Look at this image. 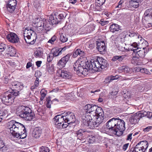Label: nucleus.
I'll list each match as a JSON object with an SVG mask.
<instances>
[{"label":"nucleus","mask_w":152,"mask_h":152,"mask_svg":"<svg viewBox=\"0 0 152 152\" xmlns=\"http://www.w3.org/2000/svg\"><path fill=\"white\" fill-rule=\"evenodd\" d=\"M107 66V62L102 58L98 57L95 59L91 60L90 64L88 61L77 60L73 65L75 71L79 74H83L88 70L93 69L98 71L104 69Z\"/></svg>","instance_id":"nucleus-1"},{"label":"nucleus","mask_w":152,"mask_h":152,"mask_svg":"<svg viewBox=\"0 0 152 152\" xmlns=\"http://www.w3.org/2000/svg\"><path fill=\"white\" fill-rule=\"evenodd\" d=\"M104 129L105 132H114L117 135L120 136L125 129V123L119 118H113L107 122Z\"/></svg>","instance_id":"nucleus-2"},{"label":"nucleus","mask_w":152,"mask_h":152,"mask_svg":"<svg viewBox=\"0 0 152 152\" xmlns=\"http://www.w3.org/2000/svg\"><path fill=\"white\" fill-rule=\"evenodd\" d=\"M8 128L14 137L18 139H24L27 135V133L24 126L15 121H10L8 123Z\"/></svg>","instance_id":"nucleus-3"},{"label":"nucleus","mask_w":152,"mask_h":152,"mask_svg":"<svg viewBox=\"0 0 152 152\" xmlns=\"http://www.w3.org/2000/svg\"><path fill=\"white\" fill-rule=\"evenodd\" d=\"M16 113L18 116L27 121H31L34 118V114L28 107L19 106L17 109Z\"/></svg>","instance_id":"nucleus-4"},{"label":"nucleus","mask_w":152,"mask_h":152,"mask_svg":"<svg viewBox=\"0 0 152 152\" xmlns=\"http://www.w3.org/2000/svg\"><path fill=\"white\" fill-rule=\"evenodd\" d=\"M23 36L26 42L33 45L35 42L37 35L35 32L31 29L25 28L23 30Z\"/></svg>","instance_id":"nucleus-5"},{"label":"nucleus","mask_w":152,"mask_h":152,"mask_svg":"<svg viewBox=\"0 0 152 152\" xmlns=\"http://www.w3.org/2000/svg\"><path fill=\"white\" fill-rule=\"evenodd\" d=\"M18 93L11 92L9 94H6L3 95L0 98V99L4 104L10 105L13 102L15 97L18 96Z\"/></svg>","instance_id":"nucleus-6"},{"label":"nucleus","mask_w":152,"mask_h":152,"mask_svg":"<svg viewBox=\"0 0 152 152\" xmlns=\"http://www.w3.org/2000/svg\"><path fill=\"white\" fill-rule=\"evenodd\" d=\"M83 119V124L89 128L93 129L95 127H98L95 121H94V119L92 116L85 115Z\"/></svg>","instance_id":"nucleus-7"},{"label":"nucleus","mask_w":152,"mask_h":152,"mask_svg":"<svg viewBox=\"0 0 152 152\" xmlns=\"http://www.w3.org/2000/svg\"><path fill=\"white\" fill-rule=\"evenodd\" d=\"M97 106L96 105L88 104L84 107V109L86 110L85 115H88L92 116L94 118V116L96 115V110Z\"/></svg>","instance_id":"nucleus-8"},{"label":"nucleus","mask_w":152,"mask_h":152,"mask_svg":"<svg viewBox=\"0 0 152 152\" xmlns=\"http://www.w3.org/2000/svg\"><path fill=\"white\" fill-rule=\"evenodd\" d=\"M124 40V38H118L115 41V46L119 50L121 51H124L126 50L125 47Z\"/></svg>","instance_id":"nucleus-9"},{"label":"nucleus","mask_w":152,"mask_h":152,"mask_svg":"<svg viewBox=\"0 0 152 152\" xmlns=\"http://www.w3.org/2000/svg\"><path fill=\"white\" fill-rule=\"evenodd\" d=\"M65 119V123L69 124L73 123L75 121V117L74 114L71 112H68L63 114Z\"/></svg>","instance_id":"nucleus-10"},{"label":"nucleus","mask_w":152,"mask_h":152,"mask_svg":"<svg viewBox=\"0 0 152 152\" xmlns=\"http://www.w3.org/2000/svg\"><path fill=\"white\" fill-rule=\"evenodd\" d=\"M12 85L13 89L12 90V93H18V96L20 93V91L23 88V85L18 81H14L12 83Z\"/></svg>","instance_id":"nucleus-11"},{"label":"nucleus","mask_w":152,"mask_h":152,"mask_svg":"<svg viewBox=\"0 0 152 152\" xmlns=\"http://www.w3.org/2000/svg\"><path fill=\"white\" fill-rule=\"evenodd\" d=\"M66 47L63 48H55L52 49L50 53L53 56L56 57L61 55L66 49Z\"/></svg>","instance_id":"nucleus-12"},{"label":"nucleus","mask_w":152,"mask_h":152,"mask_svg":"<svg viewBox=\"0 0 152 152\" xmlns=\"http://www.w3.org/2000/svg\"><path fill=\"white\" fill-rule=\"evenodd\" d=\"M70 57L69 54H67L62 57L58 63V66L61 68L64 67L69 60Z\"/></svg>","instance_id":"nucleus-13"},{"label":"nucleus","mask_w":152,"mask_h":152,"mask_svg":"<svg viewBox=\"0 0 152 152\" xmlns=\"http://www.w3.org/2000/svg\"><path fill=\"white\" fill-rule=\"evenodd\" d=\"M128 36L131 37H137L138 39L140 38V41L141 42H139V44L141 43L140 45L142 47V48L143 49H144L145 48V46H144V45L145 44L146 45L147 44V42L146 41H145L144 39L143 38H142V37H140L137 33L134 32H130L129 34H128Z\"/></svg>","instance_id":"nucleus-14"},{"label":"nucleus","mask_w":152,"mask_h":152,"mask_svg":"<svg viewBox=\"0 0 152 152\" xmlns=\"http://www.w3.org/2000/svg\"><path fill=\"white\" fill-rule=\"evenodd\" d=\"M55 124L57 127L61 126V125L65 121V119L63 115H58L55 116L53 118Z\"/></svg>","instance_id":"nucleus-15"},{"label":"nucleus","mask_w":152,"mask_h":152,"mask_svg":"<svg viewBox=\"0 0 152 152\" xmlns=\"http://www.w3.org/2000/svg\"><path fill=\"white\" fill-rule=\"evenodd\" d=\"M131 50L133 51V58H143L145 56V52L144 51L139 50L137 51L136 52V49H134L133 48L132 49L130 48Z\"/></svg>","instance_id":"nucleus-16"},{"label":"nucleus","mask_w":152,"mask_h":152,"mask_svg":"<svg viewBox=\"0 0 152 152\" xmlns=\"http://www.w3.org/2000/svg\"><path fill=\"white\" fill-rule=\"evenodd\" d=\"M7 38L9 41L12 43H17L19 41V38L17 35L14 33H11L8 34L7 36Z\"/></svg>","instance_id":"nucleus-17"},{"label":"nucleus","mask_w":152,"mask_h":152,"mask_svg":"<svg viewBox=\"0 0 152 152\" xmlns=\"http://www.w3.org/2000/svg\"><path fill=\"white\" fill-rule=\"evenodd\" d=\"M96 48L101 54L104 53L105 52V43L103 41H100L96 42Z\"/></svg>","instance_id":"nucleus-18"},{"label":"nucleus","mask_w":152,"mask_h":152,"mask_svg":"<svg viewBox=\"0 0 152 152\" xmlns=\"http://www.w3.org/2000/svg\"><path fill=\"white\" fill-rule=\"evenodd\" d=\"M118 72L120 73L124 72L129 75L132 72L130 68L126 66H124L119 67L118 69Z\"/></svg>","instance_id":"nucleus-19"},{"label":"nucleus","mask_w":152,"mask_h":152,"mask_svg":"<svg viewBox=\"0 0 152 152\" xmlns=\"http://www.w3.org/2000/svg\"><path fill=\"white\" fill-rule=\"evenodd\" d=\"M59 76L64 78L69 79L72 77L71 74L69 72L64 70H62L60 74H59Z\"/></svg>","instance_id":"nucleus-20"},{"label":"nucleus","mask_w":152,"mask_h":152,"mask_svg":"<svg viewBox=\"0 0 152 152\" xmlns=\"http://www.w3.org/2000/svg\"><path fill=\"white\" fill-rule=\"evenodd\" d=\"M42 133V130L38 128H35L33 132L32 136L35 138H39Z\"/></svg>","instance_id":"nucleus-21"},{"label":"nucleus","mask_w":152,"mask_h":152,"mask_svg":"<svg viewBox=\"0 0 152 152\" xmlns=\"http://www.w3.org/2000/svg\"><path fill=\"white\" fill-rule=\"evenodd\" d=\"M110 30L113 33H116L120 30V26L116 24H112L110 26Z\"/></svg>","instance_id":"nucleus-22"},{"label":"nucleus","mask_w":152,"mask_h":152,"mask_svg":"<svg viewBox=\"0 0 152 152\" xmlns=\"http://www.w3.org/2000/svg\"><path fill=\"white\" fill-rule=\"evenodd\" d=\"M49 21L53 25L58 24L60 22L58 20L57 15L56 14L54 15L53 16H51L49 19Z\"/></svg>","instance_id":"nucleus-23"},{"label":"nucleus","mask_w":152,"mask_h":152,"mask_svg":"<svg viewBox=\"0 0 152 152\" xmlns=\"http://www.w3.org/2000/svg\"><path fill=\"white\" fill-rule=\"evenodd\" d=\"M104 116H96V115L94 116V118H93L94 121H95V123H96L97 126H98L103 121L104 119Z\"/></svg>","instance_id":"nucleus-24"},{"label":"nucleus","mask_w":152,"mask_h":152,"mask_svg":"<svg viewBox=\"0 0 152 152\" xmlns=\"http://www.w3.org/2000/svg\"><path fill=\"white\" fill-rule=\"evenodd\" d=\"M137 144H139V146L145 151L147 149L148 146V142L146 140L140 142Z\"/></svg>","instance_id":"nucleus-25"},{"label":"nucleus","mask_w":152,"mask_h":152,"mask_svg":"<svg viewBox=\"0 0 152 152\" xmlns=\"http://www.w3.org/2000/svg\"><path fill=\"white\" fill-rule=\"evenodd\" d=\"M6 51L7 54L11 56H15L16 54L15 50V48L12 46L9 47L6 50Z\"/></svg>","instance_id":"nucleus-26"},{"label":"nucleus","mask_w":152,"mask_h":152,"mask_svg":"<svg viewBox=\"0 0 152 152\" xmlns=\"http://www.w3.org/2000/svg\"><path fill=\"white\" fill-rule=\"evenodd\" d=\"M119 76L118 75H116L115 76L110 75L106 78L104 82L105 83H108L112 82L113 80H117Z\"/></svg>","instance_id":"nucleus-27"},{"label":"nucleus","mask_w":152,"mask_h":152,"mask_svg":"<svg viewBox=\"0 0 152 152\" xmlns=\"http://www.w3.org/2000/svg\"><path fill=\"white\" fill-rule=\"evenodd\" d=\"M8 145L5 144L3 141L0 140V151L3 152L6 151L8 148Z\"/></svg>","instance_id":"nucleus-28"},{"label":"nucleus","mask_w":152,"mask_h":152,"mask_svg":"<svg viewBox=\"0 0 152 152\" xmlns=\"http://www.w3.org/2000/svg\"><path fill=\"white\" fill-rule=\"evenodd\" d=\"M85 131L82 129H80L76 132V134L78 137V139L81 140L85 136Z\"/></svg>","instance_id":"nucleus-29"},{"label":"nucleus","mask_w":152,"mask_h":152,"mask_svg":"<svg viewBox=\"0 0 152 152\" xmlns=\"http://www.w3.org/2000/svg\"><path fill=\"white\" fill-rule=\"evenodd\" d=\"M142 148L139 146V144H137L134 148H131L129 152H145Z\"/></svg>","instance_id":"nucleus-30"},{"label":"nucleus","mask_w":152,"mask_h":152,"mask_svg":"<svg viewBox=\"0 0 152 152\" xmlns=\"http://www.w3.org/2000/svg\"><path fill=\"white\" fill-rule=\"evenodd\" d=\"M86 53L85 52L81 50L80 49H77L74 53L73 56L74 57H76L77 55H79L80 56H84Z\"/></svg>","instance_id":"nucleus-31"},{"label":"nucleus","mask_w":152,"mask_h":152,"mask_svg":"<svg viewBox=\"0 0 152 152\" xmlns=\"http://www.w3.org/2000/svg\"><path fill=\"white\" fill-rule=\"evenodd\" d=\"M126 55H122L121 56H114L112 59L113 61H115L117 60L120 62L124 60L126 57Z\"/></svg>","instance_id":"nucleus-32"},{"label":"nucleus","mask_w":152,"mask_h":152,"mask_svg":"<svg viewBox=\"0 0 152 152\" xmlns=\"http://www.w3.org/2000/svg\"><path fill=\"white\" fill-rule=\"evenodd\" d=\"M34 54L35 57L41 58L43 55V52L42 49L39 48L35 51Z\"/></svg>","instance_id":"nucleus-33"},{"label":"nucleus","mask_w":152,"mask_h":152,"mask_svg":"<svg viewBox=\"0 0 152 152\" xmlns=\"http://www.w3.org/2000/svg\"><path fill=\"white\" fill-rule=\"evenodd\" d=\"M41 73L40 71H38L36 72L35 74V76L36 77V80L34 82V86L36 87H38L39 85V78L38 77H39L41 75V74H40Z\"/></svg>","instance_id":"nucleus-34"},{"label":"nucleus","mask_w":152,"mask_h":152,"mask_svg":"<svg viewBox=\"0 0 152 152\" xmlns=\"http://www.w3.org/2000/svg\"><path fill=\"white\" fill-rule=\"evenodd\" d=\"M140 2L137 1H133L130 0L129 1V5L130 7L134 8H137L139 7L140 3Z\"/></svg>","instance_id":"nucleus-35"},{"label":"nucleus","mask_w":152,"mask_h":152,"mask_svg":"<svg viewBox=\"0 0 152 152\" xmlns=\"http://www.w3.org/2000/svg\"><path fill=\"white\" fill-rule=\"evenodd\" d=\"M96 116H104V112L102 109L100 107H96Z\"/></svg>","instance_id":"nucleus-36"},{"label":"nucleus","mask_w":152,"mask_h":152,"mask_svg":"<svg viewBox=\"0 0 152 152\" xmlns=\"http://www.w3.org/2000/svg\"><path fill=\"white\" fill-rule=\"evenodd\" d=\"M88 138V142L91 143H93L95 142L97 139L96 136L93 135H89Z\"/></svg>","instance_id":"nucleus-37"},{"label":"nucleus","mask_w":152,"mask_h":152,"mask_svg":"<svg viewBox=\"0 0 152 152\" xmlns=\"http://www.w3.org/2000/svg\"><path fill=\"white\" fill-rule=\"evenodd\" d=\"M134 117V119H136L137 122H138L140 119L142 117L141 112H139L136 113L133 115Z\"/></svg>","instance_id":"nucleus-38"},{"label":"nucleus","mask_w":152,"mask_h":152,"mask_svg":"<svg viewBox=\"0 0 152 152\" xmlns=\"http://www.w3.org/2000/svg\"><path fill=\"white\" fill-rule=\"evenodd\" d=\"M141 113L142 117L146 116L147 118H150L152 117V113L151 112L144 111L141 112Z\"/></svg>","instance_id":"nucleus-39"},{"label":"nucleus","mask_w":152,"mask_h":152,"mask_svg":"<svg viewBox=\"0 0 152 152\" xmlns=\"http://www.w3.org/2000/svg\"><path fill=\"white\" fill-rule=\"evenodd\" d=\"M68 39L66 35L61 34L60 35V40L62 42H65Z\"/></svg>","instance_id":"nucleus-40"},{"label":"nucleus","mask_w":152,"mask_h":152,"mask_svg":"<svg viewBox=\"0 0 152 152\" xmlns=\"http://www.w3.org/2000/svg\"><path fill=\"white\" fill-rule=\"evenodd\" d=\"M7 10L10 12L12 13L15 10V7L11 6L9 4L6 5Z\"/></svg>","instance_id":"nucleus-41"},{"label":"nucleus","mask_w":152,"mask_h":152,"mask_svg":"<svg viewBox=\"0 0 152 152\" xmlns=\"http://www.w3.org/2000/svg\"><path fill=\"white\" fill-rule=\"evenodd\" d=\"M124 2L123 0H121L118 3V5L115 7V8H118L117 9V11L120 10L122 7H123V6H122V4Z\"/></svg>","instance_id":"nucleus-42"},{"label":"nucleus","mask_w":152,"mask_h":152,"mask_svg":"<svg viewBox=\"0 0 152 152\" xmlns=\"http://www.w3.org/2000/svg\"><path fill=\"white\" fill-rule=\"evenodd\" d=\"M6 115L7 114L5 112L0 111V122L6 117Z\"/></svg>","instance_id":"nucleus-43"},{"label":"nucleus","mask_w":152,"mask_h":152,"mask_svg":"<svg viewBox=\"0 0 152 152\" xmlns=\"http://www.w3.org/2000/svg\"><path fill=\"white\" fill-rule=\"evenodd\" d=\"M45 92V90L44 89H42L40 91L41 96L40 98V99L41 101H42L43 100L45 96L46 95V94Z\"/></svg>","instance_id":"nucleus-44"},{"label":"nucleus","mask_w":152,"mask_h":152,"mask_svg":"<svg viewBox=\"0 0 152 152\" xmlns=\"http://www.w3.org/2000/svg\"><path fill=\"white\" fill-rule=\"evenodd\" d=\"M7 47L5 44L2 43H0V52H2L4 51Z\"/></svg>","instance_id":"nucleus-45"},{"label":"nucleus","mask_w":152,"mask_h":152,"mask_svg":"<svg viewBox=\"0 0 152 152\" xmlns=\"http://www.w3.org/2000/svg\"><path fill=\"white\" fill-rule=\"evenodd\" d=\"M39 151L40 152H49V150L48 147L42 146L40 149Z\"/></svg>","instance_id":"nucleus-46"},{"label":"nucleus","mask_w":152,"mask_h":152,"mask_svg":"<svg viewBox=\"0 0 152 152\" xmlns=\"http://www.w3.org/2000/svg\"><path fill=\"white\" fill-rule=\"evenodd\" d=\"M57 16L58 20H60V19H63L64 17H66V14L64 12H63L61 13L60 14Z\"/></svg>","instance_id":"nucleus-47"},{"label":"nucleus","mask_w":152,"mask_h":152,"mask_svg":"<svg viewBox=\"0 0 152 152\" xmlns=\"http://www.w3.org/2000/svg\"><path fill=\"white\" fill-rule=\"evenodd\" d=\"M105 1V0H96V3H97V5L100 7L103 4Z\"/></svg>","instance_id":"nucleus-48"},{"label":"nucleus","mask_w":152,"mask_h":152,"mask_svg":"<svg viewBox=\"0 0 152 152\" xmlns=\"http://www.w3.org/2000/svg\"><path fill=\"white\" fill-rule=\"evenodd\" d=\"M8 4L15 7L17 4L16 0H9Z\"/></svg>","instance_id":"nucleus-49"},{"label":"nucleus","mask_w":152,"mask_h":152,"mask_svg":"<svg viewBox=\"0 0 152 152\" xmlns=\"http://www.w3.org/2000/svg\"><path fill=\"white\" fill-rule=\"evenodd\" d=\"M48 72L50 74H53L54 72V68L52 65L49 66L48 67Z\"/></svg>","instance_id":"nucleus-50"},{"label":"nucleus","mask_w":152,"mask_h":152,"mask_svg":"<svg viewBox=\"0 0 152 152\" xmlns=\"http://www.w3.org/2000/svg\"><path fill=\"white\" fill-rule=\"evenodd\" d=\"M37 27L36 28V29L37 31H38V32H39L42 31L43 28V26H42V24H41V25H36Z\"/></svg>","instance_id":"nucleus-51"},{"label":"nucleus","mask_w":152,"mask_h":152,"mask_svg":"<svg viewBox=\"0 0 152 152\" xmlns=\"http://www.w3.org/2000/svg\"><path fill=\"white\" fill-rule=\"evenodd\" d=\"M129 121L132 124H135L138 122L137 121L134 119V117L133 115L130 118Z\"/></svg>","instance_id":"nucleus-52"},{"label":"nucleus","mask_w":152,"mask_h":152,"mask_svg":"<svg viewBox=\"0 0 152 152\" xmlns=\"http://www.w3.org/2000/svg\"><path fill=\"white\" fill-rule=\"evenodd\" d=\"M54 57L53 56L52 54L50 53H49L47 57V60L48 62H51L53 59Z\"/></svg>","instance_id":"nucleus-53"},{"label":"nucleus","mask_w":152,"mask_h":152,"mask_svg":"<svg viewBox=\"0 0 152 152\" xmlns=\"http://www.w3.org/2000/svg\"><path fill=\"white\" fill-rule=\"evenodd\" d=\"M41 24H42V26L43 27V28L45 29L47 27V26L44 23V21H42L41 20H39V21L37 22V25H41Z\"/></svg>","instance_id":"nucleus-54"},{"label":"nucleus","mask_w":152,"mask_h":152,"mask_svg":"<svg viewBox=\"0 0 152 152\" xmlns=\"http://www.w3.org/2000/svg\"><path fill=\"white\" fill-rule=\"evenodd\" d=\"M56 39V36L54 35L48 41V42L53 44V42L55 41Z\"/></svg>","instance_id":"nucleus-55"},{"label":"nucleus","mask_w":152,"mask_h":152,"mask_svg":"<svg viewBox=\"0 0 152 152\" xmlns=\"http://www.w3.org/2000/svg\"><path fill=\"white\" fill-rule=\"evenodd\" d=\"M47 107L48 108H50L51 107V104L52 102V101L50 99V98H48L47 99Z\"/></svg>","instance_id":"nucleus-56"},{"label":"nucleus","mask_w":152,"mask_h":152,"mask_svg":"<svg viewBox=\"0 0 152 152\" xmlns=\"http://www.w3.org/2000/svg\"><path fill=\"white\" fill-rule=\"evenodd\" d=\"M108 23V21L104 20L103 19H101L100 20V23L102 26H104L107 24Z\"/></svg>","instance_id":"nucleus-57"},{"label":"nucleus","mask_w":152,"mask_h":152,"mask_svg":"<svg viewBox=\"0 0 152 152\" xmlns=\"http://www.w3.org/2000/svg\"><path fill=\"white\" fill-rule=\"evenodd\" d=\"M7 64H9L10 66L14 67L15 65V63L14 61H7Z\"/></svg>","instance_id":"nucleus-58"},{"label":"nucleus","mask_w":152,"mask_h":152,"mask_svg":"<svg viewBox=\"0 0 152 152\" xmlns=\"http://www.w3.org/2000/svg\"><path fill=\"white\" fill-rule=\"evenodd\" d=\"M145 26L146 28H149L152 27V23L147 22L145 24Z\"/></svg>","instance_id":"nucleus-59"},{"label":"nucleus","mask_w":152,"mask_h":152,"mask_svg":"<svg viewBox=\"0 0 152 152\" xmlns=\"http://www.w3.org/2000/svg\"><path fill=\"white\" fill-rule=\"evenodd\" d=\"M152 129V126H148L143 129V131L145 132H149Z\"/></svg>","instance_id":"nucleus-60"},{"label":"nucleus","mask_w":152,"mask_h":152,"mask_svg":"<svg viewBox=\"0 0 152 152\" xmlns=\"http://www.w3.org/2000/svg\"><path fill=\"white\" fill-rule=\"evenodd\" d=\"M140 71L142 73H144L147 74H148V72L146 69L142 68L140 70Z\"/></svg>","instance_id":"nucleus-61"},{"label":"nucleus","mask_w":152,"mask_h":152,"mask_svg":"<svg viewBox=\"0 0 152 152\" xmlns=\"http://www.w3.org/2000/svg\"><path fill=\"white\" fill-rule=\"evenodd\" d=\"M9 80V78L7 77H5L3 80V82L5 84H7L8 83Z\"/></svg>","instance_id":"nucleus-62"},{"label":"nucleus","mask_w":152,"mask_h":152,"mask_svg":"<svg viewBox=\"0 0 152 152\" xmlns=\"http://www.w3.org/2000/svg\"><path fill=\"white\" fill-rule=\"evenodd\" d=\"M129 145V143H126L124 144L123 147V149L124 151H126Z\"/></svg>","instance_id":"nucleus-63"},{"label":"nucleus","mask_w":152,"mask_h":152,"mask_svg":"<svg viewBox=\"0 0 152 152\" xmlns=\"http://www.w3.org/2000/svg\"><path fill=\"white\" fill-rule=\"evenodd\" d=\"M32 66V64L30 62H28L27 64L26 68L28 69L31 66Z\"/></svg>","instance_id":"nucleus-64"}]
</instances>
